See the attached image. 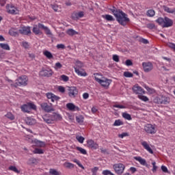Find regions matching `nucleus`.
Wrapping results in <instances>:
<instances>
[{
  "label": "nucleus",
  "instance_id": "nucleus-1",
  "mask_svg": "<svg viewBox=\"0 0 175 175\" xmlns=\"http://www.w3.org/2000/svg\"><path fill=\"white\" fill-rule=\"evenodd\" d=\"M109 10L113 13V16L116 17V21L120 25L125 27L128 23H129V18L128 15L125 14L122 10L117 9L116 7H112L109 8Z\"/></svg>",
  "mask_w": 175,
  "mask_h": 175
},
{
  "label": "nucleus",
  "instance_id": "nucleus-2",
  "mask_svg": "<svg viewBox=\"0 0 175 175\" xmlns=\"http://www.w3.org/2000/svg\"><path fill=\"white\" fill-rule=\"evenodd\" d=\"M156 23L159 25H161L163 28H169V27L173 25V21L167 17H165L164 18L159 17L157 19Z\"/></svg>",
  "mask_w": 175,
  "mask_h": 175
},
{
  "label": "nucleus",
  "instance_id": "nucleus-3",
  "mask_svg": "<svg viewBox=\"0 0 175 175\" xmlns=\"http://www.w3.org/2000/svg\"><path fill=\"white\" fill-rule=\"evenodd\" d=\"M94 80H96V81H97V83L100 84V85L104 88H109V85L111 84V81H112L111 79H109L107 78H104L103 79H100L98 78V77L96 76L94 77Z\"/></svg>",
  "mask_w": 175,
  "mask_h": 175
},
{
  "label": "nucleus",
  "instance_id": "nucleus-4",
  "mask_svg": "<svg viewBox=\"0 0 175 175\" xmlns=\"http://www.w3.org/2000/svg\"><path fill=\"white\" fill-rule=\"evenodd\" d=\"M154 102L158 105H167L170 103V98L166 96H160L159 97H156L154 99Z\"/></svg>",
  "mask_w": 175,
  "mask_h": 175
},
{
  "label": "nucleus",
  "instance_id": "nucleus-5",
  "mask_svg": "<svg viewBox=\"0 0 175 175\" xmlns=\"http://www.w3.org/2000/svg\"><path fill=\"white\" fill-rule=\"evenodd\" d=\"M15 84L19 87H21V85L25 87V85H28V77L26 75L21 76L16 80Z\"/></svg>",
  "mask_w": 175,
  "mask_h": 175
},
{
  "label": "nucleus",
  "instance_id": "nucleus-6",
  "mask_svg": "<svg viewBox=\"0 0 175 175\" xmlns=\"http://www.w3.org/2000/svg\"><path fill=\"white\" fill-rule=\"evenodd\" d=\"M115 173L118 175H121L125 170V165L122 163H116L113 165Z\"/></svg>",
  "mask_w": 175,
  "mask_h": 175
},
{
  "label": "nucleus",
  "instance_id": "nucleus-7",
  "mask_svg": "<svg viewBox=\"0 0 175 175\" xmlns=\"http://www.w3.org/2000/svg\"><path fill=\"white\" fill-rule=\"evenodd\" d=\"M144 131H146V133H150V135L157 133V130H155V126L150 124H148L144 126Z\"/></svg>",
  "mask_w": 175,
  "mask_h": 175
},
{
  "label": "nucleus",
  "instance_id": "nucleus-8",
  "mask_svg": "<svg viewBox=\"0 0 175 175\" xmlns=\"http://www.w3.org/2000/svg\"><path fill=\"white\" fill-rule=\"evenodd\" d=\"M19 33L21 35H31V27L23 26L18 29Z\"/></svg>",
  "mask_w": 175,
  "mask_h": 175
},
{
  "label": "nucleus",
  "instance_id": "nucleus-9",
  "mask_svg": "<svg viewBox=\"0 0 175 175\" xmlns=\"http://www.w3.org/2000/svg\"><path fill=\"white\" fill-rule=\"evenodd\" d=\"M7 12L8 13H10V14H18V10L16 7H14L13 5L8 4L6 6Z\"/></svg>",
  "mask_w": 175,
  "mask_h": 175
},
{
  "label": "nucleus",
  "instance_id": "nucleus-10",
  "mask_svg": "<svg viewBox=\"0 0 175 175\" xmlns=\"http://www.w3.org/2000/svg\"><path fill=\"white\" fill-rule=\"evenodd\" d=\"M87 144L88 148H91L92 150H98L99 148V145L92 139L88 140Z\"/></svg>",
  "mask_w": 175,
  "mask_h": 175
},
{
  "label": "nucleus",
  "instance_id": "nucleus-11",
  "mask_svg": "<svg viewBox=\"0 0 175 175\" xmlns=\"http://www.w3.org/2000/svg\"><path fill=\"white\" fill-rule=\"evenodd\" d=\"M142 66L144 68V72H151L154 68L151 62H143Z\"/></svg>",
  "mask_w": 175,
  "mask_h": 175
},
{
  "label": "nucleus",
  "instance_id": "nucleus-12",
  "mask_svg": "<svg viewBox=\"0 0 175 175\" xmlns=\"http://www.w3.org/2000/svg\"><path fill=\"white\" fill-rule=\"evenodd\" d=\"M40 75L42 76L43 77H51L53 76V70H46V69H42L40 72Z\"/></svg>",
  "mask_w": 175,
  "mask_h": 175
},
{
  "label": "nucleus",
  "instance_id": "nucleus-13",
  "mask_svg": "<svg viewBox=\"0 0 175 175\" xmlns=\"http://www.w3.org/2000/svg\"><path fill=\"white\" fill-rule=\"evenodd\" d=\"M68 91V95L70 98H76V95L79 94V91L76 87H70Z\"/></svg>",
  "mask_w": 175,
  "mask_h": 175
},
{
  "label": "nucleus",
  "instance_id": "nucleus-14",
  "mask_svg": "<svg viewBox=\"0 0 175 175\" xmlns=\"http://www.w3.org/2000/svg\"><path fill=\"white\" fill-rule=\"evenodd\" d=\"M42 109L44 111H46V113H51V111H54V109H53V106L49 105L47 103H44L41 104Z\"/></svg>",
  "mask_w": 175,
  "mask_h": 175
},
{
  "label": "nucleus",
  "instance_id": "nucleus-15",
  "mask_svg": "<svg viewBox=\"0 0 175 175\" xmlns=\"http://www.w3.org/2000/svg\"><path fill=\"white\" fill-rule=\"evenodd\" d=\"M71 17L72 20H79V18L84 17V12L81 11L79 12H73Z\"/></svg>",
  "mask_w": 175,
  "mask_h": 175
},
{
  "label": "nucleus",
  "instance_id": "nucleus-16",
  "mask_svg": "<svg viewBox=\"0 0 175 175\" xmlns=\"http://www.w3.org/2000/svg\"><path fill=\"white\" fill-rule=\"evenodd\" d=\"M66 107L70 111H79L80 110V108L79 107H77L76 105H75V104L72 103H67Z\"/></svg>",
  "mask_w": 175,
  "mask_h": 175
},
{
  "label": "nucleus",
  "instance_id": "nucleus-17",
  "mask_svg": "<svg viewBox=\"0 0 175 175\" xmlns=\"http://www.w3.org/2000/svg\"><path fill=\"white\" fill-rule=\"evenodd\" d=\"M133 91L135 94H144V90H143V88L138 85H135L133 87Z\"/></svg>",
  "mask_w": 175,
  "mask_h": 175
},
{
  "label": "nucleus",
  "instance_id": "nucleus-18",
  "mask_svg": "<svg viewBox=\"0 0 175 175\" xmlns=\"http://www.w3.org/2000/svg\"><path fill=\"white\" fill-rule=\"evenodd\" d=\"M142 146H143L144 148L148 151L150 154H154V151H152V149L150 147V145L147 143V142L144 141L141 143Z\"/></svg>",
  "mask_w": 175,
  "mask_h": 175
},
{
  "label": "nucleus",
  "instance_id": "nucleus-19",
  "mask_svg": "<svg viewBox=\"0 0 175 175\" xmlns=\"http://www.w3.org/2000/svg\"><path fill=\"white\" fill-rule=\"evenodd\" d=\"M142 146H143L144 148L148 151L150 154H154V151H152V149L150 147V145L147 143V142L144 141L141 143Z\"/></svg>",
  "mask_w": 175,
  "mask_h": 175
},
{
  "label": "nucleus",
  "instance_id": "nucleus-20",
  "mask_svg": "<svg viewBox=\"0 0 175 175\" xmlns=\"http://www.w3.org/2000/svg\"><path fill=\"white\" fill-rule=\"evenodd\" d=\"M44 122H46V124H53V118L50 115H44L42 117Z\"/></svg>",
  "mask_w": 175,
  "mask_h": 175
},
{
  "label": "nucleus",
  "instance_id": "nucleus-21",
  "mask_svg": "<svg viewBox=\"0 0 175 175\" xmlns=\"http://www.w3.org/2000/svg\"><path fill=\"white\" fill-rule=\"evenodd\" d=\"M25 122L27 125H35L36 124V120L32 118H26Z\"/></svg>",
  "mask_w": 175,
  "mask_h": 175
},
{
  "label": "nucleus",
  "instance_id": "nucleus-22",
  "mask_svg": "<svg viewBox=\"0 0 175 175\" xmlns=\"http://www.w3.org/2000/svg\"><path fill=\"white\" fill-rule=\"evenodd\" d=\"M134 159L139 162V163L143 165V166H146V165H147V161H146V159L142 158L141 157H135Z\"/></svg>",
  "mask_w": 175,
  "mask_h": 175
},
{
  "label": "nucleus",
  "instance_id": "nucleus-23",
  "mask_svg": "<svg viewBox=\"0 0 175 175\" xmlns=\"http://www.w3.org/2000/svg\"><path fill=\"white\" fill-rule=\"evenodd\" d=\"M33 32L35 35H40V33H42V31H40V27H39V23L33 26Z\"/></svg>",
  "mask_w": 175,
  "mask_h": 175
},
{
  "label": "nucleus",
  "instance_id": "nucleus-24",
  "mask_svg": "<svg viewBox=\"0 0 175 175\" xmlns=\"http://www.w3.org/2000/svg\"><path fill=\"white\" fill-rule=\"evenodd\" d=\"M9 33L11 36H18V31L15 28L10 29Z\"/></svg>",
  "mask_w": 175,
  "mask_h": 175
},
{
  "label": "nucleus",
  "instance_id": "nucleus-25",
  "mask_svg": "<svg viewBox=\"0 0 175 175\" xmlns=\"http://www.w3.org/2000/svg\"><path fill=\"white\" fill-rule=\"evenodd\" d=\"M66 33L70 36H75V35H78L79 32L75 31L73 29H69L67 30Z\"/></svg>",
  "mask_w": 175,
  "mask_h": 175
},
{
  "label": "nucleus",
  "instance_id": "nucleus-26",
  "mask_svg": "<svg viewBox=\"0 0 175 175\" xmlns=\"http://www.w3.org/2000/svg\"><path fill=\"white\" fill-rule=\"evenodd\" d=\"M22 111H24V113H29L30 109H29V106L28 104H25L21 106V107Z\"/></svg>",
  "mask_w": 175,
  "mask_h": 175
},
{
  "label": "nucleus",
  "instance_id": "nucleus-27",
  "mask_svg": "<svg viewBox=\"0 0 175 175\" xmlns=\"http://www.w3.org/2000/svg\"><path fill=\"white\" fill-rule=\"evenodd\" d=\"M103 18L107 20V21H114L116 19L111 15L105 14L102 16Z\"/></svg>",
  "mask_w": 175,
  "mask_h": 175
},
{
  "label": "nucleus",
  "instance_id": "nucleus-28",
  "mask_svg": "<svg viewBox=\"0 0 175 175\" xmlns=\"http://www.w3.org/2000/svg\"><path fill=\"white\" fill-rule=\"evenodd\" d=\"M75 72L77 73V75L79 76H83L84 77H85V76H87V72H84V71H81L79 69H77V68H75Z\"/></svg>",
  "mask_w": 175,
  "mask_h": 175
},
{
  "label": "nucleus",
  "instance_id": "nucleus-29",
  "mask_svg": "<svg viewBox=\"0 0 175 175\" xmlns=\"http://www.w3.org/2000/svg\"><path fill=\"white\" fill-rule=\"evenodd\" d=\"M51 117H52L53 121H55L56 120H61V118H62L59 113H53L51 116Z\"/></svg>",
  "mask_w": 175,
  "mask_h": 175
},
{
  "label": "nucleus",
  "instance_id": "nucleus-30",
  "mask_svg": "<svg viewBox=\"0 0 175 175\" xmlns=\"http://www.w3.org/2000/svg\"><path fill=\"white\" fill-rule=\"evenodd\" d=\"M76 121L78 124H83L84 122V117L83 116H76Z\"/></svg>",
  "mask_w": 175,
  "mask_h": 175
},
{
  "label": "nucleus",
  "instance_id": "nucleus-31",
  "mask_svg": "<svg viewBox=\"0 0 175 175\" xmlns=\"http://www.w3.org/2000/svg\"><path fill=\"white\" fill-rule=\"evenodd\" d=\"M0 47L3 49V50H10V46H9L8 44L0 43Z\"/></svg>",
  "mask_w": 175,
  "mask_h": 175
},
{
  "label": "nucleus",
  "instance_id": "nucleus-32",
  "mask_svg": "<svg viewBox=\"0 0 175 175\" xmlns=\"http://www.w3.org/2000/svg\"><path fill=\"white\" fill-rule=\"evenodd\" d=\"M44 55H45V57H46V58L49 59H51V58H53V54H51V53L49 51H45L44 52Z\"/></svg>",
  "mask_w": 175,
  "mask_h": 175
},
{
  "label": "nucleus",
  "instance_id": "nucleus-33",
  "mask_svg": "<svg viewBox=\"0 0 175 175\" xmlns=\"http://www.w3.org/2000/svg\"><path fill=\"white\" fill-rule=\"evenodd\" d=\"M122 117L123 118H125V120H128L129 121H131V120H132V116H131V114L127 113H123Z\"/></svg>",
  "mask_w": 175,
  "mask_h": 175
},
{
  "label": "nucleus",
  "instance_id": "nucleus-34",
  "mask_svg": "<svg viewBox=\"0 0 175 175\" xmlns=\"http://www.w3.org/2000/svg\"><path fill=\"white\" fill-rule=\"evenodd\" d=\"M147 16L148 17H154L155 16V11L154 10H148L147 11Z\"/></svg>",
  "mask_w": 175,
  "mask_h": 175
},
{
  "label": "nucleus",
  "instance_id": "nucleus-35",
  "mask_svg": "<svg viewBox=\"0 0 175 175\" xmlns=\"http://www.w3.org/2000/svg\"><path fill=\"white\" fill-rule=\"evenodd\" d=\"M35 143L38 147H44L46 146L44 142L37 139L35 141Z\"/></svg>",
  "mask_w": 175,
  "mask_h": 175
},
{
  "label": "nucleus",
  "instance_id": "nucleus-36",
  "mask_svg": "<svg viewBox=\"0 0 175 175\" xmlns=\"http://www.w3.org/2000/svg\"><path fill=\"white\" fill-rule=\"evenodd\" d=\"M76 149L77 150V151H79L81 152V154H83V155H86L87 154V150H85V149L79 147L77 146L76 148Z\"/></svg>",
  "mask_w": 175,
  "mask_h": 175
},
{
  "label": "nucleus",
  "instance_id": "nucleus-37",
  "mask_svg": "<svg viewBox=\"0 0 175 175\" xmlns=\"http://www.w3.org/2000/svg\"><path fill=\"white\" fill-rule=\"evenodd\" d=\"M9 170H12V172H14V173H20V171L16 166L11 165L9 167Z\"/></svg>",
  "mask_w": 175,
  "mask_h": 175
},
{
  "label": "nucleus",
  "instance_id": "nucleus-38",
  "mask_svg": "<svg viewBox=\"0 0 175 175\" xmlns=\"http://www.w3.org/2000/svg\"><path fill=\"white\" fill-rule=\"evenodd\" d=\"M120 125H124V122L120 120H117L113 123V126H120Z\"/></svg>",
  "mask_w": 175,
  "mask_h": 175
},
{
  "label": "nucleus",
  "instance_id": "nucleus-39",
  "mask_svg": "<svg viewBox=\"0 0 175 175\" xmlns=\"http://www.w3.org/2000/svg\"><path fill=\"white\" fill-rule=\"evenodd\" d=\"M64 166L65 167H67V169H73V167H75V165L72 163H65Z\"/></svg>",
  "mask_w": 175,
  "mask_h": 175
},
{
  "label": "nucleus",
  "instance_id": "nucleus-40",
  "mask_svg": "<svg viewBox=\"0 0 175 175\" xmlns=\"http://www.w3.org/2000/svg\"><path fill=\"white\" fill-rule=\"evenodd\" d=\"M76 139L79 142V143H81V144L84 143V140L85 139V138H84V137L83 136H77Z\"/></svg>",
  "mask_w": 175,
  "mask_h": 175
},
{
  "label": "nucleus",
  "instance_id": "nucleus-41",
  "mask_svg": "<svg viewBox=\"0 0 175 175\" xmlns=\"http://www.w3.org/2000/svg\"><path fill=\"white\" fill-rule=\"evenodd\" d=\"M99 170V167H94V168L91 169V172L92 173V175H98V171Z\"/></svg>",
  "mask_w": 175,
  "mask_h": 175
},
{
  "label": "nucleus",
  "instance_id": "nucleus-42",
  "mask_svg": "<svg viewBox=\"0 0 175 175\" xmlns=\"http://www.w3.org/2000/svg\"><path fill=\"white\" fill-rule=\"evenodd\" d=\"M5 117H7V118H9V120H11V121H13V120H14V116L10 112H8L5 115Z\"/></svg>",
  "mask_w": 175,
  "mask_h": 175
},
{
  "label": "nucleus",
  "instance_id": "nucleus-43",
  "mask_svg": "<svg viewBox=\"0 0 175 175\" xmlns=\"http://www.w3.org/2000/svg\"><path fill=\"white\" fill-rule=\"evenodd\" d=\"M49 174L52 175H59V173L58 172V171H57L55 169H50Z\"/></svg>",
  "mask_w": 175,
  "mask_h": 175
},
{
  "label": "nucleus",
  "instance_id": "nucleus-44",
  "mask_svg": "<svg viewBox=\"0 0 175 175\" xmlns=\"http://www.w3.org/2000/svg\"><path fill=\"white\" fill-rule=\"evenodd\" d=\"M33 154H44V151H43V150L39 149V148H36L33 151Z\"/></svg>",
  "mask_w": 175,
  "mask_h": 175
},
{
  "label": "nucleus",
  "instance_id": "nucleus-45",
  "mask_svg": "<svg viewBox=\"0 0 175 175\" xmlns=\"http://www.w3.org/2000/svg\"><path fill=\"white\" fill-rule=\"evenodd\" d=\"M163 9L164 11H165L167 13H171L173 10V9L170 8L169 7L166 6V5H163Z\"/></svg>",
  "mask_w": 175,
  "mask_h": 175
},
{
  "label": "nucleus",
  "instance_id": "nucleus-46",
  "mask_svg": "<svg viewBox=\"0 0 175 175\" xmlns=\"http://www.w3.org/2000/svg\"><path fill=\"white\" fill-rule=\"evenodd\" d=\"M44 31L46 35H47L48 36H53V33H51V30H50V29H49L48 27H46Z\"/></svg>",
  "mask_w": 175,
  "mask_h": 175
},
{
  "label": "nucleus",
  "instance_id": "nucleus-47",
  "mask_svg": "<svg viewBox=\"0 0 175 175\" xmlns=\"http://www.w3.org/2000/svg\"><path fill=\"white\" fill-rule=\"evenodd\" d=\"M60 99H61V98L59 96H57L55 94H53V96L52 97L51 102H58V100Z\"/></svg>",
  "mask_w": 175,
  "mask_h": 175
},
{
  "label": "nucleus",
  "instance_id": "nucleus-48",
  "mask_svg": "<svg viewBox=\"0 0 175 175\" xmlns=\"http://www.w3.org/2000/svg\"><path fill=\"white\" fill-rule=\"evenodd\" d=\"M152 165L153 166L152 172H153V173H155V172H157V169H158V167L156 165L157 163L155 161H153L152 163Z\"/></svg>",
  "mask_w": 175,
  "mask_h": 175
},
{
  "label": "nucleus",
  "instance_id": "nucleus-49",
  "mask_svg": "<svg viewBox=\"0 0 175 175\" xmlns=\"http://www.w3.org/2000/svg\"><path fill=\"white\" fill-rule=\"evenodd\" d=\"M52 9L54 10L55 12H59V7L57 4L51 5Z\"/></svg>",
  "mask_w": 175,
  "mask_h": 175
},
{
  "label": "nucleus",
  "instance_id": "nucleus-50",
  "mask_svg": "<svg viewBox=\"0 0 175 175\" xmlns=\"http://www.w3.org/2000/svg\"><path fill=\"white\" fill-rule=\"evenodd\" d=\"M27 105H29V110H31V109L33 110H36V105H35L33 103H29Z\"/></svg>",
  "mask_w": 175,
  "mask_h": 175
},
{
  "label": "nucleus",
  "instance_id": "nucleus-51",
  "mask_svg": "<svg viewBox=\"0 0 175 175\" xmlns=\"http://www.w3.org/2000/svg\"><path fill=\"white\" fill-rule=\"evenodd\" d=\"M73 162H75V163H77V165H78V166L79 167H81V169H83L84 170V166H83L81 163H80V161L76 159H75L73 160Z\"/></svg>",
  "mask_w": 175,
  "mask_h": 175
},
{
  "label": "nucleus",
  "instance_id": "nucleus-52",
  "mask_svg": "<svg viewBox=\"0 0 175 175\" xmlns=\"http://www.w3.org/2000/svg\"><path fill=\"white\" fill-rule=\"evenodd\" d=\"M124 77H133V74L129 72H124Z\"/></svg>",
  "mask_w": 175,
  "mask_h": 175
},
{
  "label": "nucleus",
  "instance_id": "nucleus-53",
  "mask_svg": "<svg viewBox=\"0 0 175 175\" xmlns=\"http://www.w3.org/2000/svg\"><path fill=\"white\" fill-rule=\"evenodd\" d=\"M139 99L144 102H148V98L146 96H139Z\"/></svg>",
  "mask_w": 175,
  "mask_h": 175
},
{
  "label": "nucleus",
  "instance_id": "nucleus-54",
  "mask_svg": "<svg viewBox=\"0 0 175 175\" xmlns=\"http://www.w3.org/2000/svg\"><path fill=\"white\" fill-rule=\"evenodd\" d=\"M61 79L62 80H63V81H69V77L66 76V75H62L61 76Z\"/></svg>",
  "mask_w": 175,
  "mask_h": 175
},
{
  "label": "nucleus",
  "instance_id": "nucleus-55",
  "mask_svg": "<svg viewBox=\"0 0 175 175\" xmlns=\"http://www.w3.org/2000/svg\"><path fill=\"white\" fill-rule=\"evenodd\" d=\"M112 58L115 61V62H120V57L118 55H113Z\"/></svg>",
  "mask_w": 175,
  "mask_h": 175
},
{
  "label": "nucleus",
  "instance_id": "nucleus-56",
  "mask_svg": "<svg viewBox=\"0 0 175 175\" xmlns=\"http://www.w3.org/2000/svg\"><path fill=\"white\" fill-rule=\"evenodd\" d=\"M113 107H116L117 109H125L126 108V107L124 106V105H117V104L116 105H113Z\"/></svg>",
  "mask_w": 175,
  "mask_h": 175
},
{
  "label": "nucleus",
  "instance_id": "nucleus-57",
  "mask_svg": "<svg viewBox=\"0 0 175 175\" xmlns=\"http://www.w3.org/2000/svg\"><path fill=\"white\" fill-rule=\"evenodd\" d=\"M147 28H149V29H154V28H155V25L154 23H149L147 25Z\"/></svg>",
  "mask_w": 175,
  "mask_h": 175
},
{
  "label": "nucleus",
  "instance_id": "nucleus-58",
  "mask_svg": "<svg viewBox=\"0 0 175 175\" xmlns=\"http://www.w3.org/2000/svg\"><path fill=\"white\" fill-rule=\"evenodd\" d=\"M125 64H126V66H132V65H133V63L132 62V61L131 59L126 60Z\"/></svg>",
  "mask_w": 175,
  "mask_h": 175
},
{
  "label": "nucleus",
  "instance_id": "nucleus-59",
  "mask_svg": "<svg viewBox=\"0 0 175 175\" xmlns=\"http://www.w3.org/2000/svg\"><path fill=\"white\" fill-rule=\"evenodd\" d=\"M38 28H40V29H43L44 31L47 28V27L44 26V25L42 23H38Z\"/></svg>",
  "mask_w": 175,
  "mask_h": 175
},
{
  "label": "nucleus",
  "instance_id": "nucleus-60",
  "mask_svg": "<svg viewBox=\"0 0 175 175\" xmlns=\"http://www.w3.org/2000/svg\"><path fill=\"white\" fill-rule=\"evenodd\" d=\"M55 66L56 69H61V68H62V64H61L59 62H57L55 64Z\"/></svg>",
  "mask_w": 175,
  "mask_h": 175
},
{
  "label": "nucleus",
  "instance_id": "nucleus-61",
  "mask_svg": "<svg viewBox=\"0 0 175 175\" xmlns=\"http://www.w3.org/2000/svg\"><path fill=\"white\" fill-rule=\"evenodd\" d=\"M22 46H23L25 49H28V47H29V44H28V42H22Z\"/></svg>",
  "mask_w": 175,
  "mask_h": 175
},
{
  "label": "nucleus",
  "instance_id": "nucleus-62",
  "mask_svg": "<svg viewBox=\"0 0 175 175\" xmlns=\"http://www.w3.org/2000/svg\"><path fill=\"white\" fill-rule=\"evenodd\" d=\"M53 96H54V94L53 93L46 94V97L48 98V99H51V100L53 99Z\"/></svg>",
  "mask_w": 175,
  "mask_h": 175
},
{
  "label": "nucleus",
  "instance_id": "nucleus-63",
  "mask_svg": "<svg viewBox=\"0 0 175 175\" xmlns=\"http://www.w3.org/2000/svg\"><path fill=\"white\" fill-rule=\"evenodd\" d=\"M58 90H59V92H62V94H64V92H65V88H64V86H59Z\"/></svg>",
  "mask_w": 175,
  "mask_h": 175
},
{
  "label": "nucleus",
  "instance_id": "nucleus-64",
  "mask_svg": "<svg viewBox=\"0 0 175 175\" xmlns=\"http://www.w3.org/2000/svg\"><path fill=\"white\" fill-rule=\"evenodd\" d=\"M57 49H65V45H64L63 44H58L57 45Z\"/></svg>",
  "mask_w": 175,
  "mask_h": 175
}]
</instances>
